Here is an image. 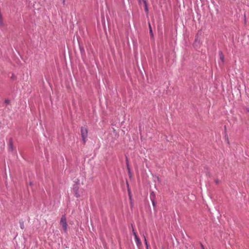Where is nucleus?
Instances as JSON below:
<instances>
[{
  "mask_svg": "<svg viewBox=\"0 0 249 249\" xmlns=\"http://www.w3.org/2000/svg\"><path fill=\"white\" fill-rule=\"evenodd\" d=\"M144 238L145 244L146 247H147V246H148L147 242L146 239V238H145V237L144 236Z\"/></svg>",
  "mask_w": 249,
  "mask_h": 249,
  "instance_id": "11",
  "label": "nucleus"
},
{
  "mask_svg": "<svg viewBox=\"0 0 249 249\" xmlns=\"http://www.w3.org/2000/svg\"><path fill=\"white\" fill-rule=\"evenodd\" d=\"M2 24V18H0V25Z\"/></svg>",
  "mask_w": 249,
  "mask_h": 249,
  "instance_id": "12",
  "label": "nucleus"
},
{
  "mask_svg": "<svg viewBox=\"0 0 249 249\" xmlns=\"http://www.w3.org/2000/svg\"><path fill=\"white\" fill-rule=\"evenodd\" d=\"M142 0L143 1V3L144 4L145 11L147 13L148 11V9L147 2H146V0Z\"/></svg>",
  "mask_w": 249,
  "mask_h": 249,
  "instance_id": "4",
  "label": "nucleus"
},
{
  "mask_svg": "<svg viewBox=\"0 0 249 249\" xmlns=\"http://www.w3.org/2000/svg\"><path fill=\"white\" fill-rule=\"evenodd\" d=\"M133 235L135 237V238H136V236H138L136 233V232L134 231V230H133Z\"/></svg>",
  "mask_w": 249,
  "mask_h": 249,
  "instance_id": "10",
  "label": "nucleus"
},
{
  "mask_svg": "<svg viewBox=\"0 0 249 249\" xmlns=\"http://www.w3.org/2000/svg\"><path fill=\"white\" fill-rule=\"evenodd\" d=\"M128 196H129V199L131 201L132 196H131V193H130V192L129 189H128Z\"/></svg>",
  "mask_w": 249,
  "mask_h": 249,
  "instance_id": "8",
  "label": "nucleus"
},
{
  "mask_svg": "<svg viewBox=\"0 0 249 249\" xmlns=\"http://www.w3.org/2000/svg\"><path fill=\"white\" fill-rule=\"evenodd\" d=\"M219 56H220V59L222 60V61L223 62L224 59V56L221 52H219Z\"/></svg>",
  "mask_w": 249,
  "mask_h": 249,
  "instance_id": "7",
  "label": "nucleus"
},
{
  "mask_svg": "<svg viewBox=\"0 0 249 249\" xmlns=\"http://www.w3.org/2000/svg\"><path fill=\"white\" fill-rule=\"evenodd\" d=\"M13 142H12V139H10L9 140V149L10 150H13Z\"/></svg>",
  "mask_w": 249,
  "mask_h": 249,
  "instance_id": "6",
  "label": "nucleus"
},
{
  "mask_svg": "<svg viewBox=\"0 0 249 249\" xmlns=\"http://www.w3.org/2000/svg\"><path fill=\"white\" fill-rule=\"evenodd\" d=\"M150 36H151V37H153V32H150Z\"/></svg>",
  "mask_w": 249,
  "mask_h": 249,
  "instance_id": "14",
  "label": "nucleus"
},
{
  "mask_svg": "<svg viewBox=\"0 0 249 249\" xmlns=\"http://www.w3.org/2000/svg\"><path fill=\"white\" fill-rule=\"evenodd\" d=\"M149 28H150V31L152 32V29H151V26H150V25H149Z\"/></svg>",
  "mask_w": 249,
  "mask_h": 249,
  "instance_id": "15",
  "label": "nucleus"
},
{
  "mask_svg": "<svg viewBox=\"0 0 249 249\" xmlns=\"http://www.w3.org/2000/svg\"><path fill=\"white\" fill-rule=\"evenodd\" d=\"M73 189V191L75 193L76 196L77 197H79V195L77 193V192L78 191V188H77V187H74Z\"/></svg>",
  "mask_w": 249,
  "mask_h": 249,
  "instance_id": "5",
  "label": "nucleus"
},
{
  "mask_svg": "<svg viewBox=\"0 0 249 249\" xmlns=\"http://www.w3.org/2000/svg\"><path fill=\"white\" fill-rule=\"evenodd\" d=\"M126 165H127V169L128 170H129L128 163V160H127V158H126Z\"/></svg>",
  "mask_w": 249,
  "mask_h": 249,
  "instance_id": "9",
  "label": "nucleus"
},
{
  "mask_svg": "<svg viewBox=\"0 0 249 249\" xmlns=\"http://www.w3.org/2000/svg\"><path fill=\"white\" fill-rule=\"evenodd\" d=\"M5 102L6 103H9V100H5Z\"/></svg>",
  "mask_w": 249,
  "mask_h": 249,
  "instance_id": "16",
  "label": "nucleus"
},
{
  "mask_svg": "<svg viewBox=\"0 0 249 249\" xmlns=\"http://www.w3.org/2000/svg\"><path fill=\"white\" fill-rule=\"evenodd\" d=\"M60 224L62 226L64 232H67L68 229V224L67 222L66 217L65 215H63L60 221Z\"/></svg>",
  "mask_w": 249,
  "mask_h": 249,
  "instance_id": "1",
  "label": "nucleus"
},
{
  "mask_svg": "<svg viewBox=\"0 0 249 249\" xmlns=\"http://www.w3.org/2000/svg\"><path fill=\"white\" fill-rule=\"evenodd\" d=\"M200 246H201V249H204V247L203 245L202 244H200Z\"/></svg>",
  "mask_w": 249,
  "mask_h": 249,
  "instance_id": "13",
  "label": "nucleus"
},
{
  "mask_svg": "<svg viewBox=\"0 0 249 249\" xmlns=\"http://www.w3.org/2000/svg\"><path fill=\"white\" fill-rule=\"evenodd\" d=\"M153 205H154L155 204H154V202L153 201Z\"/></svg>",
  "mask_w": 249,
  "mask_h": 249,
  "instance_id": "17",
  "label": "nucleus"
},
{
  "mask_svg": "<svg viewBox=\"0 0 249 249\" xmlns=\"http://www.w3.org/2000/svg\"><path fill=\"white\" fill-rule=\"evenodd\" d=\"M81 134L83 143L85 144L86 142V138L88 135V129L86 127L81 128Z\"/></svg>",
  "mask_w": 249,
  "mask_h": 249,
  "instance_id": "2",
  "label": "nucleus"
},
{
  "mask_svg": "<svg viewBox=\"0 0 249 249\" xmlns=\"http://www.w3.org/2000/svg\"><path fill=\"white\" fill-rule=\"evenodd\" d=\"M135 241L136 242L137 245L138 247H140V246H141L142 243L141 242L140 238H139V237L138 236H136V238H135Z\"/></svg>",
  "mask_w": 249,
  "mask_h": 249,
  "instance_id": "3",
  "label": "nucleus"
}]
</instances>
